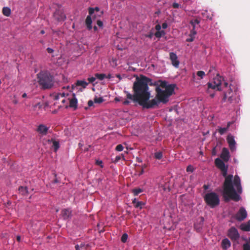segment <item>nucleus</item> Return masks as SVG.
<instances>
[{"label": "nucleus", "instance_id": "nucleus-36", "mask_svg": "<svg viewBox=\"0 0 250 250\" xmlns=\"http://www.w3.org/2000/svg\"><path fill=\"white\" fill-rule=\"evenodd\" d=\"M228 130L227 128L226 127H219L218 129V132L220 135H223Z\"/></svg>", "mask_w": 250, "mask_h": 250}, {"label": "nucleus", "instance_id": "nucleus-4", "mask_svg": "<svg viewBox=\"0 0 250 250\" xmlns=\"http://www.w3.org/2000/svg\"><path fill=\"white\" fill-rule=\"evenodd\" d=\"M37 76L38 83L42 89H50L54 86V77L49 71H41Z\"/></svg>", "mask_w": 250, "mask_h": 250}, {"label": "nucleus", "instance_id": "nucleus-63", "mask_svg": "<svg viewBox=\"0 0 250 250\" xmlns=\"http://www.w3.org/2000/svg\"><path fill=\"white\" fill-rule=\"evenodd\" d=\"M204 188L205 189H207L208 188V186L207 185H204Z\"/></svg>", "mask_w": 250, "mask_h": 250}, {"label": "nucleus", "instance_id": "nucleus-20", "mask_svg": "<svg viewBox=\"0 0 250 250\" xmlns=\"http://www.w3.org/2000/svg\"><path fill=\"white\" fill-rule=\"evenodd\" d=\"M48 142L49 143L52 142V143H53L52 147L54 148V151L56 152L60 147L59 142L55 141L53 139H51L50 140H48Z\"/></svg>", "mask_w": 250, "mask_h": 250}, {"label": "nucleus", "instance_id": "nucleus-54", "mask_svg": "<svg viewBox=\"0 0 250 250\" xmlns=\"http://www.w3.org/2000/svg\"><path fill=\"white\" fill-rule=\"evenodd\" d=\"M144 168H142L141 169V170L140 172L139 173V175H142V174H143L144 173Z\"/></svg>", "mask_w": 250, "mask_h": 250}, {"label": "nucleus", "instance_id": "nucleus-7", "mask_svg": "<svg viewBox=\"0 0 250 250\" xmlns=\"http://www.w3.org/2000/svg\"><path fill=\"white\" fill-rule=\"evenodd\" d=\"M247 217V212L244 207H241L235 215V218L239 222L243 221Z\"/></svg>", "mask_w": 250, "mask_h": 250}, {"label": "nucleus", "instance_id": "nucleus-18", "mask_svg": "<svg viewBox=\"0 0 250 250\" xmlns=\"http://www.w3.org/2000/svg\"><path fill=\"white\" fill-rule=\"evenodd\" d=\"M91 15H89L87 16L86 20H85V24L87 27V28L88 30H90L92 28V19H91Z\"/></svg>", "mask_w": 250, "mask_h": 250}, {"label": "nucleus", "instance_id": "nucleus-42", "mask_svg": "<svg viewBox=\"0 0 250 250\" xmlns=\"http://www.w3.org/2000/svg\"><path fill=\"white\" fill-rule=\"evenodd\" d=\"M96 79V78L95 77H92L88 78V81H89V83H92L95 81Z\"/></svg>", "mask_w": 250, "mask_h": 250}, {"label": "nucleus", "instance_id": "nucleus-48", "mask_svg": "<svg viewBox=\"0 0 250 250\" xmlns=\"http://www.w3.org/2000/svg\"><path fill=\"white\" fill-rule=\"evenodd\" d=\"M98 13H98L97 15H94V18H96L97 16H98V17L101 16L103 14L104 12L103 11H100V12H99Z\"/></svg>", "mask_w": 250, "mask_h": 250}, {"label": "nucleus", "instance_id": "nucleus-28", "mask_svg": "<svg viewBox=\"0 0 250 250\" xmlns=\"http://www.w3.org/2000/svg\"><path fill=\"white\" fill-rule=\"evenodd\" d=\"M95 11L97 12H100L99 8L98 7H96L95 8L89 7L88 9L89 14L90 15H92V14L94 13Z\"/></svg>", "mask_w": 250, "mask_h": 250}, {"label": "nucleus", "instance_id": "nucleus-60", "mask_svg": "<svg viewBox=\"0 0 250 250\" xmlns=\"http://www.w3.org/2000/svg\"><path fill=\"white\" fill-rule=\"evenodd\" d=\"M136 202H137L136 201V199H134L133 201H132V203L134 204V205L136 204Z\"/></svg>", "mask_w": 250, "mask_h": 250}, {"label": "nucleus", "instance_id": "nucleus-14", "mask_svg": "<svg viewBox=\"0 0 250 250\" xmlns=\"http://www.w3.org/2000/svg\"><path fill=\"white\" fill-rule=\"evenodd\" d=\"M61 215L64 219H68L72 216V210L70 208L62 209Z\"/></svg>", "mask_w": 250, "mask_h": 250}, {"label": "nucleus", "instance_id": "nucleus-43", "mask_svg": "<svg viewBox=\"0 0 250 250\" xmlns=\"http://www.w3.org/2000/svg\"><path fill=\"white\" fill-rule=\"evenodd\" d=\"M97 24L98 25V26H99L100 27H103V22L100 21V20H98L97 21Z\"/></svg>", "mask_w": 250, "mask_h": 250}, {"label": "nucleus", "instance_id": "nucleus-52", "mask_svg": "<svg viewBox=\"0 0 250 250\" xmlns=\"http://www.w3.org/2000/svg\"><path fill=\"white\" fill-rule=\"evenodd\" d=\"M232 124V122H228L227 124V127L226 128H227V129L228 130L229 128V127L230 125Z\"/></svg>", "mask_w": 250, "mask_h": 250}, {"label": "nucleus", "instance_id": "nucleus-57", "mask_svg": "<svg viewBox=\"0 0 250 250\" xmlns=\"http://www.w3.org/2000/svg\"><path fill=\"white\" fill-rule=\"evenodd\" d=\"M97 164L98 165H101L102 164V161H97Z\"/></svg>", "mask_w": 250, "mask_h": 250}, {"label": "nucleus", "instance_id": "nucleus-41", "mask_svg": "<svg viewBox=\"0 0 250 250\" xmlns=\"http://www.w3.org/2000/svg\"><path fill=\"white\" fill-rule=\"evenodd\" d=\"M193 170H194L193 167L191 165L188 166L187 167V171L188 172H193Z\"/></svg>", "mask_w": 250, "mask_h": 250}, {"label": "nucleus", "instance_id": "nucleus-38", "mask_svg": "<svg viewBox=\"0 0 250 250\" xmlns=\"http://www.w3.org/2000/svg\"><path fill=\"white\" fill-rule=\"evenodd\" d=\"M144 205L142 202L138 201L136 202V204L134 205L136 208H140L141 209L142 208V205Z\"/></svg>", "mask_w": 250, "mask_h": 250}, {"label": "nucleus", "instance_id": "nucleus-11", "mask_svg": "<svg viewBox=\"0 0 250 250\" xmlns=\"http://www.w3.org/2000/svg\"><path fill=\"white\" fill-rule=\"evenodd\" d=\"M227 141L229 144V147L231 151H233L235 150L236 142L234 140V137L231 134H229L227 137Z\"/></svg>", "mask_w": 250, "mask_h": 250}, {"label": "nucleus", "instance_id": "nucleus-47", "mask_svg": "<svg viewBox=\"0 0 250 250\" xmlns=\"http://www.w3.org/2000/svg\"><path fill=\"white\" fill-rule=\"evenodd\" d=\"M161 27H162L163 29H166L167 27V22H164L162 24Z\"/></svg>", "mask_w": 250, "mask_h": 250}, {"label": "nucleus", "instance_id": "nucleus-22", "mask_svg": "<svg viewBox=\"0 0 250 250\" xmlns=\"http://www.w3.org/2000/svg\"><path fill=\"white\" fill-rule=\"evenodd\" d=\"M73 98L70 99L69 101V106L71 107L76 108L77 107V99L75 96V94H73Z\"/></svg>", "mask_w": 250, "mask_h": 250}, {"label": "nucleus", "instance_id": "nucleus-8", "mask_svg": "<svg viewBox=\"0 0 250 250\" xmlns=\"http://www.w3.org/2000/svg\"><path fill=\"white\" fill-rule=\"evenodd\" d=\"M228 236L233 241L237 240L240 235L237 229L235 227H231L228 230Z\"/></svg>", "mask_w": 250, "mask_h": 250}, {"label": "nucleus", "instance_id": "nucleus-31", "mask_svg": "<svg viewBox=\"0 0 250 250\" xmlns=\"http://www.w3.org/2000/svg\"><path fill=\"white\" fill-rule=\"evenodd\" d=\"M165 32L164 31V30H160V31H157L155 33V36L157 37V38H161L162 36H164L165 35Z\"/></svg>", "mask_w": 250, "mask_h": 250}, {"label": "nucleus", "instance_id": "nucleus-37", "mask_svg": "<svg viewBox=\"0 0 250 250\" xmlns=\"http://www.w3.org/2000/svg\"><path fill=\"white\" fill-rule=\"evenodd\" d=\"M128 235L126 233H124L123 234L122 237H121V241L123 243H125L127 239Z\"/></svg>", "mask_w": 250, "mask_h": 250}, {"label": "nucleus", "instance_id": "nucleus-5", "mask_svg": "<svg viewBox=\"0 0 250 250\" xmlns=\"http://www.w3.org/2000/svg\"><path fill=\"white\" fill-rule=\"evenodd\" d=\"M204 200L206 203L211 208L218 206L220 203L218 195L213 192L207 193L204 196Z\"/></svg>", "mask_w": 250, "mask_h": 250}, {"label": "nucleus", "instance_id": "nucleus-13", "mask_svg": "<svg viewBox=\"0 0 250 250\" xmlns=\"http://www.w3.org/2000/svg\"><path fill=\"white\" fill-rule=\"evenodd\" d=\"M169 58L172 64L175 67H178L179 65V61L178 60L177 55L173 52H170L169 53Z\"/></svg>", "mask_w": 250, "mask_h": 250}, {"label": "nucleus", "instance_id": "nucleus-9", "mask_svg": "<svg viewBox=\"0 0 250 250\" xmlns=\"http://www.w3.org/2000/svg\"><path fill=\"white\" fill-rule=\"evenodd\" d=\"M234 98L233 97L232 90L229 88L227 92H224L222 102H229V104L233 102Z\"/></svg>", "mask_w": 250, "mask_h": 250}, {"label": "nucleus", "instance_id": "nucleus-30", "mask_svg": "<svg viewBox=\"0 0 250 250\" xmlns=\"http://www.w3.org/2000/svg\"><path fill=\"white\" fill-rule=\"evenodd\" d=\"M68 93H65L64 92H62L58 93L57 95L55 96V99L58 100L60 96L62 97H65L66 96H68Z\"/></svg>", "mask_w": 250, "mask_h": 250}, {"label": "nucleus", "instance_id": "nucleus-23", "mask_svg": "<svg viewBox=\"0 0 250 250\" xmlns=\"http://www.w3.org/2000/svg\"><path fill=\"white\" fill-rule=\"evenodd\" d=\"M19 192L23 196H26L28 193L26 187L20 186L19 188Z\"/></svg>", "mask_w": 250, "mask_h": 250}, {"label": "nucleus", "instance_id": "nucleus-61", "mask_svg": "<svg viewBox=\"0 0 250 250\" xmlns=\"http://www.w3.org/2000/svg\"><path fill=\"white\" fill-rule=\"evenodd\" d=\"M26 96H27V94H26L25 93H23V94H22V97L23 98H25V97H26Z\"/></svg>", "mask_w": 250, "mask_h": 250}, {"label": "nucleus", "instance_id": "nucleus-19", "mask_svg": "<svg viewBox=\"0 0 250 250\" xmlns=\"http://www.w3.org/2000/svg\"><path fill=\"white\" fill-rule=\"evenodd\" d=\"M240 229L243 231H250V220L246 223H243L240 225Z\"/></svg>", "mask_w": 250, "mask_h": 250}, {"label": "nucleus", "instance_id": "nucleus-15", "mask_svg": "<svg viewBox=\"0 0 250 250\" xmlns=\"http://www.w3.org/2000/svg\"><path fill=\"white\" fill-rule=\"evenodd\" d=\"M229 153L228 149L224 147L222 149V151L220 155V157L224 161L228 162L229 158Z\"/></svg>", "mask_w": 250, "mask_h": 250}, {"label": "nucleus", "instance_id": "nucleus-50", "mask_svg": "<svg viewBox=\"0 0 250 250\" xmlns=\"http://www.w3.org/2000/svg\"><path fill=\"white\" fill-rule=\"evenodd\" d=\"M123 103L124 105H128L130 103V102L128 100H126L124 101Z\"/></svg>", "mask_w": 250, "mask_h": 250}, {"label": "nucleus", "instance_id": "nucleus-2", "mask_svg": "<svg viewBox=\"0 0 250 250\" xmlns=\"http://www.w3.org/2000/svg\"><path fill=\"white\" fill-rule=\"evenodd\" d=\"M222 172V175L225 178L223 184V197L225 202L229 200L237 202L240 200L239 195L242 192V188L241 185L240 178L237 175L233 177L231 174L227 175L228 167L220 169Z\"/></svg>", "mask_w": 250, "mask_h": 250}, {"label": "nucleus", "instance_id": "nucleus-49", "mask_svg": "<svg viewBox=\"0 0 250 250\" xmlns=\"http://www.w3.org/2000/svg\"><path fill=\"white\" fill-rule=\"evenodd\" d=\"M121 159V156H117L116 157H115V161L116 162H119Z\"/></svg>", "mask_w": 250, "mask_h": 250}, {"label": "nucleus", "instance_id": "nucleus-1", "mask_svg": "<svg viewBox=\"0 0 250 250\" xmlns=\"http://www.w3.org/2000/svg\"><path fill=\"white\" fill-rule=\"evenodd\" d=\"M158 84L157 82L153 83L151 79L141 75L140 78H137L136 81L133 83L134 94L132 95L126 91H125V92L126 93V98L128 100L137 102L143 108H154L157 105L156 99L149 100L150 92L149 91L148 85Z\"/></svg>", "mask_w": 250, "mask_h": 250}, {"label": "nucleus", "instance_id": "nucleus-56", "mask_svg": "<svg viewBox=\"0 0 250 250\" xmlns=\"http://www.w3.org/2000/svg\"><path fill=\"white\" fill-rule=\"evenodd\" d=\"M153 36V34L152 33H150L149 34H148V35L146 36V37L149 38H151Z\"/></svg>", "mask_w": 250, "mask_h": 250}, {"label": "nucleus", "instance_id": "nucleus-59", "mask_svg": "<svg viewBox=\"0 0 250 250\" xmlns=\"http://www.w3.org/2000/svg\"><path fill=\"white\" fill-rule=\"evenodd\" d=\"M93 29H94V31H97V30H98V28H97V26H94L93 27Z\"/></svg>", "mask_w": 250, "mask_h": 250}, {"label": "nucleus", "instance_id": "nucleus-3", "mask_svg": "<svg viewBox=\"0 0 250 250\" xmlns=\"http://www.w3.org/2000/svg\"><path fill=\"white\" fill-rule=\"evenodd\" d=\"M159 83H160L159 86L155 88L156 94L154 99H156L157 101L156 107L158 106L160 103L166 104L168 102L169 97L174 92L175 87L174 84L167 85V83L166 81H159Z\"/></svg>", "mask_w": 250, "mask_h": 250}, {"label": "nucleus", "instance_id": "nucleus-16", "mask_svg": "<svg viewBox=\"0 0 250 250\" xmlns=\"http://www.w3.org/2000/svg\"><path fill=\"white\" fill-rule=\"evenodd\" d=\"M215 164L216 166L220 169H221L227 167L225 166L224 162L219 158H216L215 160Z\"/></svg>", "mask_w": 250, "mask_h": 250}, {"label": "nucleus", "instance_id": "nucleus-29", "mask_svg": "<svg viewBox=\"0 0 250 250\" xmlns=\"http://www.w3.org/2000/svg\"><path fill=\"white\" fill-rule=\"evenodd\" d=\"M95 76L97 79L102 81L104 80V78H105L106 75L103 73H96L95 74Z\"/></svg>", "mask_w": 250, "mask_h": 250}, {"label": "nucleus", "instance_id": "nucleus-34", "mask_svg": "<svg viewBox=\"0 0 250 250\" xmlns=\"http://www.w3.org/2000/svg\"><path fill=\"white\" fill-rule=\"evenodd\" d=\"M143 190L141 188H134L132 190V192L134 196L138 195L139 193H141Z\"/></svg>", "mask_w": 250, "mask_h": 250}, {"label": "nucleus", "instance_id": "nucleus-33", "mask_svg": "<svg viewBox=\"0 0 250 250\" xmlns=\"http://www.w3.org/2000/svg\"><path fill=\"white\" fill-rule=\"evenodd\" d=\"M154 157L156 159L160 160L163 157V154L161 152H156L154 153Z\"/></svg>", "mask_w": 250, "mask_h": 250}, {"label": "nucleus", "instance_id": "nucleus-46", "mask_svg": "<svg viewBox=\"0 0 250 250\" xmlns=\"http://www.w3.org/2000/svg\"><path fill=\"white\" fill-rule=\"evenodd\" d=\"M155 29L157 31H160L161 29V26L159 24H158L155 26Z\"/></svg>", "mask_w": 250, "mask_h": 250}, {"label": "nucleus", "instance_id": "nucleus-62", "mask_svg": "<svg viewBox=\"0 0 250 250\" xmlns=\"http://www.w3.org/2000/svg\"><path fill=\"white\" fill-rule=\"evenodd\" d=\"M115 101H117V102H118V101H120V99H119L118 98L116 97V98H115Z\"/></svg>", "mask_w": 250, "mask_h": 250}, {"label": "nucleus", "instance_id": "nucleus-32", "mask_svg": "<svg viewBox=\"0 0 250 250\" xmlns=\"http://www.w3.org/2000/svg\"><path fill=\"white\" fill-rule=\"evenodd\" d=\"M243 250H250V240L243 244Z\"/></svg>", "mask_w": 250, "mask_h": 250}, {"label": "nucleus", "instance_id": "nucleus-24", "mask_svg": "<svg viewBox=\"0 0 250 250\" xmlns=\"http://www.w3.org/2000/svg\"><path fill=\"white\" fill-rule=\"evenodd\" d=\"M88 84V83H87L84 80H78L76 83V85L77 86H81L83 88H86L87 85Z\"/></svg>", "mask_w": 250, "mask_h": 250}, {"label": "nucleus", "instance_id": "nucleus-17", "mask_svg": "<svg viewBox=\"0 0 250 250\" xmlns=\"http://www.w3.org/2000/svg\"><path fill=\"white\" fill-rule=\"evenodd\" d=\"M230 245L229 240L227 238L224 239L221 243L222 249L225 250L229 248L230 247Z\"/></svg>", "mask_w": 250, "mask_h": 250}, {"label": "nucleus", "instance_id": "nucleus-45", "mask_svg": "<svg viewBox=\"0 0 250 250\" xmlns=\"http://www.w3.org/2000/svg\"><path fill=\"white\" fill-rule=\"evenodd\" d=\"M172 7L174 8H178L179 7V4L177 3H176V2H174L173 4H172Z\"/></svg>", "mask_w": 250, "mask_h": 250}, {"label": "nucleus", "instance_id": "nucleus-12", "mask_svg": "<svg viewBox=\"0 0 250 250\" xmlns=\"http://www.w3.org/2000/svg\"><path fill=\"white\" fill-rule=\"evenodd\" d=\"M49 130V127H47L43 124H41L38 125L36 131L42 136L46 135Z\"/></svg>", "mask_w": 250, "mask_h": 250}, {"label": "nucleus", "instance_id": "nucleus-40", "mask_svg": "<svg viewBox=\"0 0 250 250\" xmlns=\"http://www.w3.org/2000/svg\"><path fill=\"white\" fill-rule=\"evenodd\" d=\"M123 149H124L123 146L122 145L120 144L116 146L115 150L118 151H121L123 150Z\"/></svg>", "mask_w": 250, "mask_h": 250}, {"label": "nucleus", "instance_id": "nucleus-6", "mask_svg": "<svg viewBox=\"0 0 250 250\" xmlns=\"http://www.w3.org/2000/svg\"><path fill=\"white\" fill-rule=\"evenodd\" d=\"M223 78L219 75H217L213 79V81L211 83H208V88L215 89L220 91L222 90L221 84Z\"/></svg>", "mask_w": 250, "mask_h": 250}, {"label": "nucleus", "instance_id": "nucleus-53", "mask_svg": "<svg viewBox=\"0 0 250 250\" xmlns=\"http://www.w3.org/2000/svg\"><path fill=\"white\" fill-rule=\"evenodd\" d=\"M228 85V83L227 82H225L223 84L224 87H227Z\"/></svg>", "mask_w": 250, "mask_h": 250}, {"label": "nucleus", "instance_id": "nucleus-26", "mask_svg": "<svg viewBox=\"0 0 250 250\" xmlns=\"http://www.w3.org/2000/svg\"><path fill=\"white\" fill-rule=\"evenodd\" d=\"M88 247V245H85L84 243H81L80 245H76L75 246L76 250H82L83 249H86Z\"/></svg>", "mask_w": 250, "mask_h": 250}, {"label": "nucleus", "instance_id": "nucleus-51", "mask_svg": "<svg viewBox=\"0 0 250 250\" xmlns=\"http://www.w3.org/2000/svg\"><path fill=\"white\" fill-rule=\"evenodd\" d=\"M93 104V102L91 100H89L88 102V105L89 106H92Z\"/></svg>", "mask_w": 250, "mask_h": 250}, {"label": "nucleus", "instance_id": "nucleus-27", "mask_svg": "<svg viewBox=\"0 0 250 250\" xmlns=\"http://www.w3.org/2000/svg\"><path fill=\"white\" fill-rule=\"evenodd\" d=\"M200 20H199L197 19L190 21V24L192 26V29H194L195 30L196 25H198L200 23Z\"/></svg>", "mask_w": 250, "mask_h": 250}, {"label": "nucleus", "instance_id": "nucleus-44", "mask_svg": "<svg viewBox=\"0 0 250 250\" xmlns=\"http://www.w3.org/2000/svg\"><path fill=\"white\" fill-rule=\"evenodd\" d=\"M46 50L47 52L50 54L53 53L54 51L52 48H51L50 47L47 48Z\"/></svg>", "mask_w": 250, "mask_h": 250}, {"label": "nucleus", "instance_id": "nucleus-25", "mask_svg": "<svg viewBox=\"0 0 250 250\" xmlns=\"http://www.w3.org/2000/svg\"><path fill=\"white\" fill-rule=\"evenodd\" d=\"M2 12L3 15L6 17H9L11 15V11L10 8L4 7L2 8Z\"/></svg>", "mask_w": 250, "mask_h": 250}, {"label": "nucleus", "instance_id": "nucleus-21", "mask_svg": "<svg viewBox=\"0 0 250 250\" xmlns=\"http://www.w3.org/2000/svg\"><path fill=\"white\" fill-rule=\"evenodd\" d=\"M197 32L194 29H192L190 32V34L189 35V38H187L186 41L188 42H191L193 41L195 38V35L196 34Z\"/></svg>", "mask_w": 250, "mask_h": 250}, {"label": "nucleus", "instance_id": "nucleus-10", "mask_svg": "<svg viewBox=\"0 0 250 250\" xmlns=\"http://www.w3.org/2000/svg\"><path fill=\"white\" fill-rule=\"evenodd\" d=\"M53 18L57 21H62L65 19V15L62 10H57L54 13Z\"/></svg>", "mask_w": 250, "mask_h": 250}, {"label": "nucleus", "instance_id": "nucleus-35", "mask_svg": "<svg viewBox=\"0 0 250 250\" xmlns=\"http://www.w3.org/2000/svg\"><path fill=\"white\" fill-rule=\"evenodd\" d=\"M104 100L103 97H95L94 99L95 103L101 104L104 102Z\"/></svg>", "mask_w": 250, "mask_h": 250}, {"label": "nucleus", "instance_id": "nucleus-39", "mask_svg": "<svg viewBox=\"0 0 250 250\" xmlns=\"http://www.w3.org/2000/svg\"><path fill=\"white\" fill-rule=\"evenodd\" d=\"M197 75L202 79L205 75V73L203 71H198L197 72Z\"/></svg>", "mask_w": 250, "mask_h": 250}, {"label": "nucleus", "instance_id": "nucleus-64", "mask_svg": "<svg viewBox=\"0 0 250 250\" xmlns=\"http://www.w3.org/2000/svg\"><path fill=\"white\" fill-rule=\"evenodd\" d=\"M210 96L211 98H213L214 96V93L210 94Z\"/></svg>", "mask_w": 250, "mask_h": 250}, {"label": "nucleus", "instance_id": "nucleus-55", "mask_svg": "<svg viewBox=\"0 0 250 250\" xmlns=\"http://www.w3.org/2000/svg\"><path fill=\"white\" fill-rule=\"evenodd\" d=\"M16 239H17V240L18 241V242H20L21 241V236L18 235L16 237Z\"/></svg>", "mask_w": 250, "mask_h": 250}, {"label": "nucleus", "instance_id": "nucleus-58", "mask_svg": "<svg viewBox=\"0 0 250 250\" xmlns=\"http://www.w3.org/2000/svg\"><path fill=\"white\" fill-rule=\"evenodd\" d=\"M111 78V74H108L107 76L106 75L105 78L110 79Z\"/></svg>", "mask_w": 250, "mask_h": 250}]
</instances>
